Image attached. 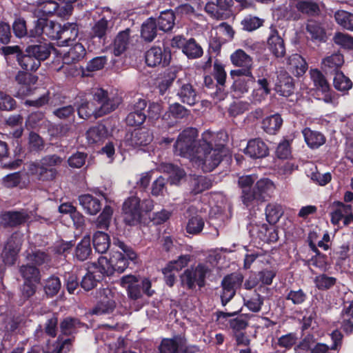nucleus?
I'll return each instance as SVG.
<instances>
[{
  "label": "nucleus",
  "mask_w": 353,
  "mask_h": 353,
  "mask_svg": "<svg viewBox=\"0 0 353 353\" xmlns=\"http://www.w3.org/2000/svg\"><path fill=\"white\" fill-rule=\"evenodd\" d=\"M196 137L195 128L184 130L176 141L174 152L189 159L194 165L203 172H211L218 166L227 151L223 146L212 148L214 134L210 131L204 132L199 140H196Z\"/></svg>",
  "instance_id": "nucleus-1"
},
{
  "label": "nucleus",
  "mask_w": 353,
  "mask_h": 353,
  "mask_svg": "<svg viewBox=\"0 0 353 353\" xmlns=\"http://www.w3.org/2000/svg\"><path fill=\"white\" fill-rule=\"evenodd\" d=\"M92 96L97 102L100 117L114 111L121 103V97L117 93L108 92L102 88L93 89Z\"/></svg>",
  "instance_id": "nucleus-2"
},
{
  "label": "nucleus",
  "mask_w": 353,
  "mask_h": 353,
  "mask_svg": "<svg viewBox=\"0 0 353 353\" xmlns=\"http://www.w3.org/2000/svg\"><path fill=\"white\" fill-rule=\"evenodd\" d=\"M62 159L57 155H49L43 157L39 163H31L29 171L31 174L37 175L43 181L52 180L57 174L54 166L61 164Z\"/></svg>",
  "instance_id": "nucleus-3"
},
{
  "label": "nucleus",
  "mask_w": 353,
  "mask_h": 353,
  "mask_svg": "<svg viewBox=\"0 0 353 353\" xmlns=\"http://www.w3.org/2000/svg\"><path fill=\"white\" fill-rule=\"evenodd\" d=\"M210 272L208 263H199L184 271L181 276V284L189 289L194 288L196 285L203 287L205 284L206 275Z\"/></svg>",
  "instance_id": "nucleus-4"
},
{
  "label": "nucleus",
  "mask_w": 353,
  "mask_h": 353,
  "mask_svg": "<svg viewBox=\"0 0 353 353\" xmlns=\"http://www.w3.org/2000/svg\"><path fill=\"white\" fill-rule=\"evenodd\" d=\"M98 294V302L92 310L91 313L95 315L112 313L116 307L117 290L114 288L107 287L100 289Z\"/></svg>",
  "instance_id": "nucleus-5"
},
{
  "label": "nucleus",
  "mask_w": 353,
  "mask_h": 353,
  "mask_svg": "<svg viewBox=\"0 0 353 353\" xmlns=\"http://www.w3.org/2000/svg\"><path fill=\"white\" fill-rule=\"evenodd\" d=\"M122 216L125 224L134 226L141 223L142 213L140 199L132 196L125 200L122 206Z\"/></svg>",
  "instance_id": "nucleus-6"
},
{
  "label": "nucleus",
  "mask_w": 353,
  "mask_h": 353,
  "mask_svg": "<svg viewBox=\"0 0 353 353\" xmlns=\"http://www.w3.org/2000/svg\"><path fill=\"white\" fill-rule=\"evenodd\" d=\"M243 282L240 274H232L224 277L221 282L222 293L221 299L223 305H225L234 296L236 290Z\"/></svg>",
  "instance_id": "nucleus-7"
},
{
  "label": "nucleus",
  "mask_w": 353,
  "mask_h": 353,
  "mask_svg": "<svg viewBox=\"0 0 353 353\" xmlns=\"http://www.w3.org/2000/svg\"><path fill=\"white\" fill-rule=\"evenodd\" d=\"M23 235L15 232L8 239L2 253L3 262L7 265H13L22 244Z\"/></svg>",
  "instance_id": "nucleus-8"
},
{
  "label": "nucleus",
  "mask_w": 353,
  "mask_h": 353,
  "mask_svg": "<svg viewBox=\"0 0 353 353\" xmlns=\"http://www.w3.org/2000/svg\"><path fill=\"white\" fill-rule=\"evenodd\" d=\"M60 25L55 23L52 21H49L43 18L39 19L33 30L30 32V36L36 37L41 34H45L52 39H57Z\"/></svg>",
  "instance_id": "nucleus-9"
},
{
  "label": "nucleus",
  "mask_w": 353,
  "mask_h": 353,
  "mask_svg": "<svg viewBox=\"0 0 353 353\" xmlns=\"http://www.w3.org/2000/svg\"><path fill=\"white\" fill-rule=\"evenodd\" d=\"M274 183L267 178H263L256 181L253 188V205L258 202H263L274 192Z\"/></svg>",
  "instance_id": "nucleus-10"
},
{
  "label": "nucleus",
  "mask_w": 353,
  "mask_h": 353,
  "mask_svg": "<svg viewBox=\"0 0 353 353\" xmlns=\"http://www.w3.org/2000/svg\"><path fill=\"white\" fill-rule=\"evenodd\" d=\"M257 176L255 174L243 175L239 178L238 185L241 189V200L247 207L253 205V188L254 183L256 181Z\"/></svg>",
  "instance_id": "nucleus-11"
},
{
  "label": "nucleus",
  "mask_w": 353,
  "mask_h": 353,
  "mask_svg": "<svg viewBox=\"0 0 353 353\" xmlns=\"http://www.w3.org/2000/svg\"><path fill=\"white\" fill-rule=\"evenodd\" d=\"M352 221L353 210L351 205L338 203L335 209L331 213L332 223L339 226L341 222H342L343 225H347Z\"/></svg>",
  "instance_id": "nucleus-12"
},
{
  "label": "nucleus",
  "mask_w": 353,
  "mask_h": 353,
  "mask_svg": "<svg viewBox=\"0 0 353 353\" xmlns=\"http://www.w3.org/2000/svg\"><path fill=\"white\" fill-rule=\"evenodd\" d=\"M120 285L126 289L130 299L137 300L141 296V284L139 277L132 274L125 275L121 278Z\"/></svg>",
  "instance_id": "nucleus-13"
},
{
  "label": "nucleus",
  "mask_w": 353,
  "mask_h": 353,
  "mask_svg": "<svg viewBox=\"0 0 353 353\" xmlns=\"http://www.w3.org/2000/svg\"><path fill=\"white\" fill-rule=\"evenodd\" d=\"M170 59V54L168 52H163L159 47H152L145 54V62L150 67L160 64L166 65L169 63Z\"/></svg>",
  "instance_id": "nucleus-14"
},
{
  "label": "nucleus",
  "mask_w": 353,
  "mask_h": 353,
  "mask_svg": "<svg viewBox=\"0 0 353 353\" xmlns=\"http://www.w3.org/2000/svg\"><path fill=\"white\" fill-rule=\"evenodd\" d=\"M268 46L270 52L276 57H283L285 55V48L283 40L279 35L276 29L272 26L270 28Z\"/></svg>",
  "instance_id": "nucleus-15"
},
{
  "label": "nucleus",
  "mask_w": 353,
  "mask_h": 353,
  "mask_svg": "<svg viewBox=\"0 0 353 353\" xmlns=\"http://www.w3.org/2000/svg\"><path fill=\"white\" fill-rule=\"evenodd\" d=\"M185 216L188 218L186 231L189 234H197L200 233L204 226L203 218L198 214L195 208L190 206L186 211Z\"/></svg>",
  "instance_id": "nucleus-16"
},
{
  "label": "nucleus",
  "mask_w": 353,
  "mask_h": 353,
  "mask_svg": "<svg viewBox=\"0 0 353 353\" xmlns=\"http://www.w3.org/2000/svg\"><path fill=\"white\" fill-rule=\"evenodd\" d=\"M78 34L79 28L75 23H66L62 27L60 26L57 37L59 45L70 46V43L77 39Z\"/></svg>",
  "instance_id": "nucleus-17"
},
{
  "label": "nucleus",
  "mask_w": 353,
  "mask_h": 353,
  "mask_svg": "<svg viewBox=\"0 0 353 353\" xmlns=\"http://www.w3.org/2000/svg\"><path fill=\"white\" fill-rule=\"evenodd\" d=\"M177 83L179 85L177 95L181 101L189 105H194L197 101V95L192 85L181 79H179Z\"/></svg>",
  "instance_id": "nucleus-18"
},
{
  "label": "nucleus",
  "mask_w": 353,
  "mask_h": 353,
  "mask_svg": "<svg viewBox=\"0 0 353 353\" xmlns=\"http://www.w3.org/2000/svg\"><path fill=\"white\" fill-rule=\"evenodd\" d=\"M244 152L252 159L263 158L268 154V148L261 139H254L248 141Z\"/></svg>",
  "instance_id": "nucleus-19"
},
{
  "label": "nucleus",
  "mask_w": 353,
  "mask_h": 353,
  "mask_svg": "<svg viewBox=\"0 0 353 353\" xmlns=\"http://www.w3.org/2000/svg\"><path fill=\"white\" fill-rule=\"evenodd\" d=\"M152 141V135L145 129H136L126 141L132 147L147 145Z\"/></svg>",
  "instance_id": "nucleus-20"
},
{
  "label": "nucleus",
  "mask_w": 353,
  "mask_h": 353,
  "mask_svg": "<svg viewBox=\"0 0 353 353\" xmlns=\"http://www.w3.org/2000/svg\"><path fill=\"white\" fill-rule=\"evenodd\" d=\"M79 204L86 213L90 215L97 214L101 209L100 201L91 194H82L79 196Z\"/></svg>",
  "instance_id": "nucleus-21"
},
{
  "label": "nucleus",
  "mask_w": 353,
  "mask_h": 353,
  "mask_svg": "<svg viewBox=\"0 0 353 353\" xmlns=\"http://www.w3.org/2000/svg\"><path fill=\"white\" fill-rule=\"evenodd\" d=\"M306 32L313 41L325 42L326 32L322 24L315 20H309L306 24Z\"/></svg>",
  "instance_id": "nucleus-22"
},
{
  "label": "nucleus",
  "mask_w": 353,
  "mask_h": 353,
  "mask_svg": "<svg viewBox=\"0 0 353 353\" xmlns=\"http://www.w3.org/2000/svg\"><path fill=\"white\" fill-rule=\"evenodd\" d=\"M184 344V340L179 336L163 339L159 346V351L160 353H177L183 349Z\"/></svg>",
  "instance_id": "nucleus-23"
},
{
  "label": "nucleus",
  "mask_w": 353,
  "mask_h": 353,
  "mask_svg": "<svg viewBox=\"0 0 353 353\" xmlns=\"http://www.w3.org/2000/svg\"><path fill=\"white\" fill-rule=\"evenodd\" d=\"M108 133L106 127L104 125L99 124L89 128L85 137L88 143L93 145L103 141L108 137Z\"/></svg>",
  "instance_id": "nucleus-24"
},
{
  "label": "nucleus",
  "mask_w": 353,
  "mask_h": 353,
  "mask_svg": "<svg viewBox=\"0 0 353 353\" xmlns=\"http://www.w3.org/2000/svg\"><path fill=\"white\" fill-rule=\"evenodd\" d=\"M98 110L97 102L92 99L90 101H83L77 108V112L79 117L83 119H87L91 116L96 119L100 117L98 116Z\"/></svg>",
  "instance_id": "nucleus-25"
},
{
  "label": "nucleus",
  "mask_w": 353,
  "mask_h": 353,
  "mask_svg": "<svg viewBox=\"0 0 353 353\" xmlns=\"http://www.w3.org/2000/svg\"><path fill=\"white\" fill-rule=\"evenodd\" d=\"M289 69L297 77L302 76L307 69L305 59L298 54H294L288 57Z\"/></svg>",
  "instance_id": "nucleus-26"
},
{
  "label": "nucleus",
  "mask_w": 353,
  "mask_h": 353,
  "mask_svg": "<svg viewBox=\"0 0 353 353\" xmlns=\"http://www.w3.org/2000/svg\"><path fill=\"white\" fill-rule=\"evenodd\" d=\"M85 55V49L84 46L81 43H77L64 54L63 61L64 64L69 65L72 63L79 61Z\"/></svg>",
  "instance_id": "nucleus-27"
},
{
  "label": "nucleus",
  "mask_w": 353,
  "mask_h": 353,
  "mask_svg": "<svg viewBox=\"0 0 353 353\" xmlns=\"http://www.w3.org/2000/svg\"><path fill=\"white\" fill-rule=\"evenodd\" d=\"M344 63L343 56L339 53H333L322 60V68L327 72L336 71Z\"/></svg>",
  "instance_id": "nucleus-28"
},
{
  "label": "nucleus",
  "mask_w": 353,
  "mask_h": 353,
  "mask_svg": "<svg viewBox=\"0 0 353 353\" xmlns=\"http://www.w3.org/2000/svg\"><path fill=\"white\" fill-rule=\"evenodd\" d=\"M89 269H93L98 274L111 275L114 273L113 265L112 263V256L108 259L105 256H100L97 262L92 264Z\"/></svg>",
  "instance_id": "nucleus-29"
},
{
  "label": "nucleus",
  "mask_w": 353,
  "mask_h": 353,
  "mask_svg": "<svg viewBox=\"0 0 353 353\" xmlns=\"http://www.w3.org/2000/svg\"><path fill=\"white\" fill-rule=\"evenodd\" d=\"M293 3L296 9L303 14L316 16L320 12L318 4L312 0H294Z\"/></svg>",
  "instance_id": "nucleus-30"
},
{
  "label": "nucleus",
  "mask_w": 353,
  "mask_h": 353,
  "mask_svg": "<svg viewBox=\"0 0 353 353\" xmlns=\"http://www.w3.org/2000/svg\"><path fill=\"white\" fill-rule=\"evenodd\" d=\"M282 123L283 119L280 114H275L263 120L262 128L267 133L274 134L280 129Z\"/></svg>",
  "instance_id": "nucleus-31"
},
{
  "label": "nucleus",
  "mask_w": 353,
  "mask_h": 353,
  "mask_svg": "<svg viewBox=\"0 0 353 353\" xmlns=\"http://www.w3.org/2000/svg\"><path fill=\"white\" fill-rule=\"evenodd\" d=\"M302 132L305 142L311 148H317L325 143L324 136L319 132L305 128Z\"/></svg>",
  "instance_id": "nucleus-32"
},
{
  "label": "nucleus",
  "mask_w": 353,
  "mask_h": 353,
  "mask_svg": "<svg viewBox=\"0 0 353 353\" xmlns=\"http://www.w3.org/2000/svg\"><path fill=\"white\" fill-rule=\"evenodd\" d=\"M230 60L232 64L236 67L251 68L252 59L243 50L239 49L230 55Z\"/></svg>",
  "instance_id": "nucleus-33"
},
{
  "label": "nucleus",
  "mask_w": 353,
  "mask_h": 353,
  "mask_svg": "<svg viewBox=\"0 0 353 353\" xmlns=\"http://www.w3.org/2000/svg\"><path fill=\"white\" fill-rule=\"evenodd\" d=\"M17 61L19 65L26 71H35L40 66L39 61L32 57L30 53L26 52L18 54Z\"/></svg>",
  "instance_id": "nucleus-34"
},
{
  "label": "nucleus",
  "mask_w": 353,
  "mask_h": 353,
  "mask_svg": "<svg viewBox=\"0 0 353 353\" xmlns=\"http://www.w3.org/2000/svg\"><path fill=\"white\" fill-rule=\"evenodd\" d=\"M130 30L120 32L116 37L113 45V53L115 56L121 55L127 48L129 42Z\"/></svg>",
  "instance_id": "nucleus-35"
},
{
  "label": "nucleus",
  "mask_w": 353,
  "mask_h": 353,
  "mask_svg": "<svg viewBox=\"0 0 353 353\" xmlns=\"http://www.w3.org/2000/svg\"><path fill=\"white\" fill-rule=\"evenodd\" d=\"M26 52L30 53L41 64V61L46 60L50 54V46L46 43L31 46L26 48Z\"/></svg>",
  "instance_id": "nucleus-36"
},
{
  "label": "nucleus",
  "mask_w": 353,
  "mask_h": 353,
  "mask_svg": "<svg viewBox=\"0 0 353 353\" xmlns=\"http://www.w3.org/2000/svg\"><path fill=\"white\" fill-rule=\"evenodd\" d=\"M158 25L156 20L150 18L145 21L141 27V37L146 41H152L157 36Z\"/></svg>",
  "instance_id": "nucleus-37"
},
{
  "label": "nucleus",
  "mask_w": 353,
  "mask_h": 353,
  "mask_svg": "<svg viewBox=\"0 0 353 353\" xmlns=\"http://www.w3.org/2000/svg\"><path fill=\"white\" fill-rule=\"evenodd\" d=\"M159 30L167 32L170 30L174 24V14L171 10L162 12L156 20Z\"/></svg>",
  "instance_id": "nucleus-38"
},
{
  "label": "nucleus",
  "mask_w": 353,
  "mask_h": 353,
  "mask_svg": "<svg viewBox=\"0 0 353 353\" xmlns=\"http://www.w3.org/2000/svg\"><path fill=\"white\" fill-rule=\"evenodd\" d=\"M27 214L20 212H8L1 216V223L6 225L14 226L26 221Z\"/></svg>",
  "instance_id": "nucleus-39"
},
{
  "label": "nucleus",
  "mask_w": 353,
  "mask_h": 353,
  "mask_svg": "<svg viewBox=\"0 0 353 353\" xmlns=\"http://www.w3.org/2000/svg\"><path fill=\"white\" fill-rule=\"evenodd\" d=\"M190 183L194 194L201 193L212 186L211 180L205 176H194Z\"/></svg>",
  "instance_id": "nucleus-40"
},
{
  "label": "nucleus",
  "mask_w": 353,
  "mask_h": 353,
  "mask_svg": "<svg viewBox=\"0 0 353 353\" xmlns=\"http://www.w3.org/2000/svg\"><path fill=\"white\" fill-rule=\"evenodd\" d=\"M283 214V207L278 203H269L265 208V216L270 224H275Z\"/></svg>",
  "instance_id": "nucleus-41"
},
{
  "label": "nucleus",
  "mask_w": 353,
  "mask_h": 353,
  "mask_svg": "<svg viewBox=\"0 0 353 353\" xmlns=\"http://www.w3.org/2000/svg\"><path fill=\"white\" fill-rule=\"evenodd\" d=\"M109 236L103 232H97L93 236V245L99 253H105L110 247Z\"/></svg>",
  "instance_id": "nucleus-42"
},
{
  "label": "nucleus",
  "mask_w": 353,
  "mask_h": 353,
  "mask_svg": "<svg viewBox=\"0 0 353 353\" xmlns=\"http://www.w3.org/2000/svg\"><path fill=\"white\" fill-rule=\"evenodd\" d=\"M310 74L314 85L317 90L321 92H326L330 90L329 84L321 71L317 69H312L310 70Z\"/></svg>",
  "instance_id": "nucleus-43"
},
{
  "label": "nucleus",
  "mask_w": 353,
  "mask_h": 353,
  "mask_svg": "<svg viewBox=\"0 0 353 353\" xmlns=\"http://www.w3.org/2000/svg\"><path fill=\"white\" fill-rule=\"evenodd\" d=\"M72 347V339L59 336L49 346L48 353H67Z\"/></svg>",
  "instance_id": "nucleus-44"
},
{
  "label": "nucleus",
  "mask_w": 353,
  "mask_h": 353,
  "mask_svg": "<svg viewBox=\"0 0 353 353\" xmlns=\"http://www.w3.org/2000/svg\"><path fill=\"white\" fill-rule=\"evenodd\" d=\"M83 325L79 319L67 317L61 323V331L64 335H70L77 332L78 329Z\"/></svg>",
  "instance_id": "nucleus-45"
},
{
  "label": "nucleus",
  "mask_w": 353,
  "mask_h": 353,
  "mask_svg": "<svg viewBox=\"0 0 353 353\" xmlns=\"http://www.w3.org/2000/svg\"><path fill=\"white\" fill-rule=\"evenodd\" d=\"M91 252L90 238L88 236H84L76 248V257L80 261H84L88 259Z\"/></svg>",
  "instance_id": "nucleus-46"
},
{
  "label": "nucleus",
  "mask_w": 353,
  "mask_h": 353,
  "mask_svg": "<svg viewBox=\"0 0 353 353\" xmlns=\"http://www.w3.org/2000/svg\"><path fill=\"white\" fill-rule=\"evenodd\" d=\"M334 18L339 25L348 30H353V14L345 10H338L334 14Z\"/></svg>",
  "instance_id": "nucleus-47"
},
{
  "label": "nucleus",
  "mask_w": 353,
  "mask_h": 353,
  "mask_svg": "<svg viewBox=\"0 0 353 353\" xmlns=\"http://www.w3.org/2000/svg\"><path fill=\"white\" fill-rule=\"evenodd\" d=\"M101 279V274H98L93 269H90L88 272L83 277L81 285L85 290L88 291L97 286V283Z\"/></svg>",
  "instance_id": "nucleus-48"
},
{
  "label": "nucleus",
  "mask_w": 353,
  "mask_h": 353,
  "mask_svg": "<svg viewBox=\"0 0 353 353\" xmlns=\"http://www.w3.org/2000/svg\"><path fill=\"white\" fill-rule=\"evenodd\" d=\"M161 170L170 174L171 183L176 184L185 176V172L171 163L163 164Z\"/></svg>",
  "instance_id": "nucleus-49"
},
{
  "label": "nucleus",
  "mask_w": 353,
  "mask_h": 353,
  "mask_svg": "<svg viewBox=\"0 0 353 353\" xmlns=\"http://www.w3.org/2000/svg\"><path fill=\"white\" fill-rule=\"evenodd\" d=\"M20 272L26 281L39 283L40 273L39 270L29 264L22 265L20 268Z\"/></svg>",
  "instance_id": "nucleus-50"
},
{
  "label": "nucleus",
  "mask_w": 353,
  "mask_h": 353,
  "mask_svg": "<svg viewBox=\"0 0 353 353\" xmlns=\"http://www.w3.org/2000/svg\"><path fill=\"white\" fill-rule=\"evenodd\" d=\"M334 88L340 92H345L352 87L351 80L341 72H336L333 80Z\"/></svg>",
  "instance_id": "nucleus-51"
},
{
  "label": "nucleus",
  "mask_w": 353,
  "mask_h": 353,
  "mask_svg": "<svg viewBox=\"0 0 353 353\" xmlns=\"http://www.w3.org/2000/svg\"><path fill=\"white\" fill-rule=\"evenodd\" d=\"M183 52L189 59H197L202 56L203 50L201 47L196 43L194 39L188 40L186 45L183 48Z\"/></svg>",
  "instance_id": "nucleus-52"
},
{
  "label": "nucleus",
  "mask_w": 353,
  "mask_h": 353,
  "mask_svg": "<svg viewBox=\"0 0 353 353\" xmlns=\"http://www.w3.org/2000/svg\"><path fill=\"white\" fill-rule=\"evenodd\" d=\"M43 288L48 296H54L61 288V281L58 277L51 276L44 281Z\"/></svg>",
  "instance_id": "nucleus-53"
},
{
  "label": "nucleus",
  "mask_w": 353,
  "mask_h": 353,
  "mask_svg": "<svg viewBox=\"0 0 353 353\" xmlns=\"http://www.w3.org/2000/svg\"><path fill=\"white\" fill-rule=\"evenodd\" d=\"M253 82L254 81H250V78L246 79L245 77H240L235 80L232 85V90L234 94L236 97H241L242 94L248 92L250 83Z\"/></svg>",
  "instance_id": "nucleus-54"
},
{
  "label": "nucleus",
  "mask_w": 353,
  "mask_h": 353,
  "mask_svg": "<svg viewBox=\"0 0 353 353\" xmlns=\"http://www.w3.org/2000/svg\"><path fill=\"white\" fill-rule=\"evenodd\" d=\"M27 260L29 263L34 265H41L48 263L50 261V256L46 252L37 250L34 251L27 256Z\"/></svg>",
  "instance_id": "nucleus-55"
},
{
  "label": "nucleus",
  "mask_w": 353,
  "mask_h": 353,
  "mask_svg": "<svg viewBox=\"0 0 353 353\" xmlns=\"http://www.w3.org/2000/svg\"><path fill=\"white\" fill-rule=\"evenodd\" d=\"M178 70H181V68H170V72L168 74V76L165 77L159 83L158 89L159 90V93L163 95L165 93L168 89L172 84L173 81L176 77V72Z\"/></svg>",
  "instance_id": "nucleus-56"
},
{
  "label": "nucleus",
  "mask_w": 353,
  "mask_h": 353,
  "mask_svg": "<svg viewBox=\"0 0 353 353\" xmlns=\"http://www.w3.org/2000/svg\"><path fill=\"white\" fill-rule=\"evenodd\" d=\"M112 263L114 272H123L128 267V262L124 255L119 252H114L112 254Z\"/></svg>",
  "instance_id": "nucleus-57"
},
{
  "label": "nucleus",
  "mask_w": 353,
  "mask_h": 353,
  "mask_svg": "<svg viewBox=\"0 0 353 353\" xmlns=\"http://www.w3.org/2000/svg\"><path fill=\"white\" fill-rule=\"evenodd\" d=\"M109 31L108 21L105 19L99 20L92 28L93 37L103 39Z\"/></svg>",
  "instance_id": "nucleus-58"
},
{
  "label": "nucleus",
  "mask_w": 353,
  "mask_h": 353,
  "mask_svg": "<svg viewBox=\"0 0 353 353\" xmlns=\"http://www.w3.org/2000/svg\"><path fill=\"white\" fill-rule=\"evenodd\" d=\"M113 210L109 205L105 206L101 214L96 221L97 227L101 229L107 228L112 215Z\"/></svg>",
  "instance_id": "nucleus-59"
},
{
  "label": "nucleus",
  "mask_w": 353,
  "mask_h": 353,
  "mask_svg": "<svg viewBox=\"0 0 353 353\" xmlns=\"http://www.w3.org/2000/svg\"><path fill=\"white\" fill-rule=\"evenodd\" d=\"M190 255H181L180 256L177 260L170 261L165 268H163L164 272H168L169 270H174L178 272L181 270L183 268L186 266L190 261Z\"/></svg>",
  "instance_id": "nucleus-60"
},
{
  "label": "nucleus",
  "mask_w": 353,
  "mask_h": 353,
  "mask_svg": "<svg viewBox=\"0 0 353 353\" xmlns=\"http://www.w3.org/2000/svg\"><path fill=\"white\" fill-rule=\"evenodd\" d=\"M333 41L343 48L353 49V37L347 34L337 32L334 34Z\"/></svg>",
  "instance_id": "nucleus-61"
},
{
  "label": "nucleus",
  "mask_w": 353,
  "mask_h": 353,
  "mask_svg": "<svg viewBox=\"0 0 353 353\" xmlns=\"http://www.w3.org/2000/svg\"><path fill=\"white\" fill-rule=\"evenodd\" d=\"M314 283L318 289L324 290L332 287L336 283V279L325 274H321L316 276Z\"/></svg>",
  "instance_id": "nucleus-62"
},
{
  "label": "nucleus",
  "mask_w": 353,
  "mask_h": 353,
  "mask_svg": "<svg viewBox=\"0 0 353 353\" xmlns=\"http://www.w3.org/2000/svg\"><path fill=\"white\" fill-rule=\"evenodd\" d=\"M241 24L244 30L253 31L262 25V21L256 17L248 16L243 19Z\"/></svg>",
  "instance_id": "nucleus-63"
},
{
  "label": "nucleus",
  "mask_w": 353,
  "mask_h": 353,
  "mask_svg": "<svg viewBox=\"0 0 353 353\" xmlns=\"http://www.w3.org/2000/svg\"><path fill=\"white\" fill-rule=\"evenodd\" d=\"M306 297V294L302 290L299 289L296 290H290L286 296V299L291 301L292 303L295 305H299L305 301Z\"/></svg>",
  "instance_id": "nucleus-64"
}]
</instances>
